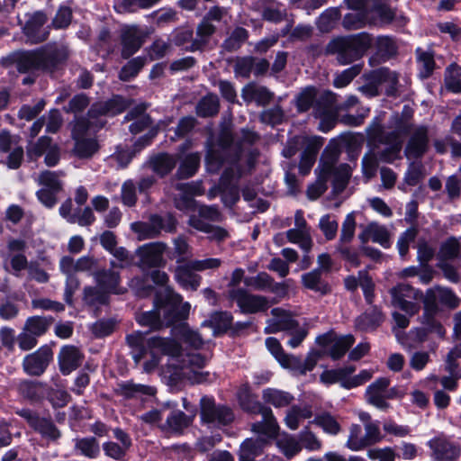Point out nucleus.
<instances>
[{
  "instance_id": "obj_19",
  "label": "nucleus",
  "mask_w": 461,
  "mask_h": 461,
  "mask_svg": "<svg viewBox=\"0 0 461 461\" xmlns=\"http://www.w3.org/2000/svg\"><path fill=\"white\" fill-rule=\"evenodd\" d=\"M432 450L433 461H454L460 455V448L445 436H438L428 442Z\"/></svg>"
},
{
  "instance_id": "obj_1",
  "label": "nucleus",
  "mask_w": 461,
  "mask_h": 461,
  "mask_svg": "<svg viewBox=\"0 0 461 461\" xmlns=\"http://www.w3.org/2000/svg\"><path fill=\"white\" fill-rule=\"evenodd\" d=\"M131 348V356L136 364L144 362L145 372H152L163 357H167V369L172 382L188 380L192 383H201L205 379V374L201 371L206 362V357L195 351L185 353L181 346L173 339L150 337L146 339L141 331H135L126 338Z\"/></svg>"
},
{
  "instance_id": "obj_5",
  "label": "nucleus",
  "mask_w": 461,
  "mask_h": 461,
  "mask_svg": "<svg viewBox=\"0 0 461 461\" xmlns=\"http://www.w3.org/2000/svg\"><path fill=\"white\" fill-rule=\"evenodd\" d=\"M371 45V36L361 32L331 41L327 46V51L331 54H337L339 63L347 65L362 57Z\"/></svg>"
},
{
  "instance_id": "obj_44",
  "label": "nucleus",
  "mask_w": 461,
  "mask_h": 461,
  "mask_svg": "<svg viewBox=\"0 0 461 461\" xmlns=\"http://www.w3.org/2000/svg\"><path fill=\"white\" fill-rule=\"evenodd\" d=\"M64 174L61 171H49L45 170L34 177V180L38 185L42 187H47L56 192H60L62 189L61 177Z\"/></svg>"
},
{
  "instance_id": "obj_62",
  "label": "nucleus",
  "mask_w": 461,
  "mask_h": 461,
  "mask_svg": "<svg viewBox=\"0 0 461 461\" xmlns=\"http://www.w3.org/2000/svg\"><path fill=\"white\" fill-rule=\"evenodd\" d=\"M244 284L254 290L268 291L272 285V277L266 272H261L255 276L246 277Z\"/></svg>"
},
{
  "instance_id": "obj_46",
  "label": "nucleus",
  "mask_w": 461,
  "mask_h": 461,
  "mask_svg": "<svg viewBox=\"0 0 461 461\" xmlns=\"http://www.w3.org/2000/svg\"><path fill=\"white\" fill-rule=\"evenodd\" d=\"M118 273L112 270H103L95 273V279L102 290L106 292L119 293L117 286L119 284Z\"/></svg>"
},
{
  "instance_id": "obj_26",
  "label": "nucleus",
  "mask_w": 461,
  "mask_h": 461,
  "mask_svg": "<svg viewBox=\"0 0 461 461\" xmlns=\"http://www.w3.org/2000/svg\"><path fill=\"white\" fill-rule=\"evenodd\" d=\"M122 55L127 59L133 55L141 46L143 32L137 26H124L122 29Z\"/></svg>"
},
{
  "instance_id": "obj_18",
  "label": "nucleus",
  "mask_w": 461,
  "mask_h": 461,
  "mask_svg": "<svg viewBox=\"0 0 461 461\" xmlns=\"http://www.w3.org/2000/svg\"><path fill=\"white\" fill-rule=\"evenodd\" d=\"M52 359V351L47 347H41L35 352L28 354L23 360V371L33 376L41 375Z\"/></svg>"
},
{
  "instance_id": "obj_55",
  "label": "nucleus",
  "mask_w": 461,
  "mask_h": 461,
  "mask_svg": "<svg viewBox=\"0 0 461 461\" xmlns=\"http://www.w3.org/2000/svg\"><path fill=\"white\" fill-rule=\"evenodd\" d=\"M446 88L453 93H461V67L451 64L446 69Z\"/></svg>"
},
{
  "instance_id": "obj_12",
  "label": "nucleus",
  "mask_w": 461,
  "mask_h": 461,
  "mask_svg": "<svg viewBox=\"0 0 461 461\" xmlns=\"http://www.w3.org/2000/svg\"><path fill=\"white\" fill-rule=\"evenodd\" d=\"M344 4L351 11H363L371 14L373 18H378L380 23H391L394 16V11L388 5L387 0H344Z\"/></svg>"
},
{
  "instance_id": "obj_45",
  "label": "nucleus",
  "mask_w": 461,
  "mask_h": 461,
  "mask_svg": "<svg viewBox=\"0 0 461 461\" xmlns=\"http://www.w3.org/2000/svg\"><path fill=\"white\" fill-rule=\"evenodd\" d=\"M52 321V317L32 316L26 320L23 328L39 338L47 332Z\"/></svg>"
},
{
  "instance_id": "obj_52",
  "label": "nucleus",
  "mask_w": 461,
  "mask_h": 461,
  "mask_svg": "<svg viewBox=\"0 0 461 461\" xmlns=\"http://www.w3.org/2000/svg\"><path fill=\"white\" fill-rule=\"evenodd\" d=\"M75 449L88 458H95L100 453L99 443L93 437L76 439Z\"/></svg>"
},
{
  "instance_id": "obj_33",
  "label": "nucleus",
  "mask_w": 461,
  "mask_h": 461,
  "mask_svg": "<svg viewBox=\"0 0 461 461\" xmlns=\"http://www.w3.org/2000/svg\"><path fill=\"white\" fill-rule=\"evenodd\" d=\"M241 96L246 103L255 102L258 105H266L272 99V94L267 87L256 84L245 86Z\"/></svg>"
},
{
  "instance_id": "obj_32",
  "label": "nucleus",
  "mask_w": 461,
  "mask_h": 461,
  "mask_svg": "<svg viewBox=\"0 0 461 461\" xmlns=\"http://www.w3.org/2000/svg\"><path fill=\"white\" fill-rule=\"evenodd\" d=\"M188 224L194 229L206 233L211 240L222 241L229 237V232L226 229L209 222H203L198 218L189 217Z\"/></svg>"
},
{
  "instance_id": "obj_29",
  "label": "nucleus",
  "mask_w": 461,
  "mask_h": 461,
  "mask_svg": "<svg viewBox=\"0 0 461 461\" xmlns=\"http://www.w3.org/2000/svg\"><path fill=\"white\" fill-rule=\"evenodd\" d=\"M359 240L363 243L369 240L380 244L382 247L387 249L390 247V238L387 229L375 222L368 224L364 230L359 234Z\"/></svg>"
},
{
  "instance_id": "obj_14",
  "label": "nucleus",
  "mask_w": 461,
  "mask_h": 461,
  "mask_svg": "<svg viewBox=\"0 0 461 461\" xmlns=\"http://www.w3.org/2000/svg\"><path fill=\"white\" fill-rule=\"evenodd\" d=\"M26 21L22 25L23 32L31 43H39L45 41L49 35V27L46 26L47 16L41 11L25 15Z\"/></svg>"
},
{
  "instance_id": "obj_49",
  "label": "nucleus",
  "mask_w": 461,
  "mask_h": 461,
  "mask_svg": "<svg viewBox=\"0 0 461 461\" xmlns=\"http://www.w3.org/2000/svg\"><path fill=\"white\" fill-rule=\"evenodd\" d=\"M302 282L303 285L312 291L326 294L329 291L327 284L321 278V272L320 269H313L302 276Z\"/></svg>"
},
{
  "instance_id": "obj_20",
  "label": "nucleus",
  "mask_w": 461,
  "mask_h": 461,
  "mask_svg": "<svg viewBox=\"0 0 461 461\" xmlns=\"http://www.w3.org/2000/svg\"><path fill=\"white\" fill-rule=\"evenodd\" d=\"M127 105L128 104L123 97L116 95L106 102L95 104L89 110L87 118L94 122L101 120L104 123V120L100 116H114L123 112Z\"/></svg>"
},
{
  "instance_id": "obj_17",
  "label": "nucleus",
  "mask_w": 461,
  "mask_h": 461,
  "mask_svg": "<svg viewBox=\"0 0 461 461\" xmlns=\"http://www.w3.org/2000/svg\"><path fill=\"white\" fill-rule=\"evenodd\" d=\"M438 304H442L450 308H456L459 304V299L449 288L435 286L427 290L424 297V306L426 312H434Z\"/></svg>"
},
{
  "instance_id": "obj_16",
  "label": "nucleus",
  "mask_w": 461,
  "mask_h": 461,
  "mask_svg": "<svg viewBox=\"0 0 461 461\" xmlns=\"http://www.w3.org/2000/svg\"><path fill=\"white\" fill-rule=\"evenodd\" d=\"M228 296L237 303L243 312L255 313L268 308V301L266 297L250 294L244 289H231L228 292Z\"/></svg>"
},
{
  "instance_id": "obj_59",
  "label": "nucleus",
  "mask_w": 461,
  "mask_h": 461,
  "mask_svg": "<svg viewBox=\"0 0 461 461\" xmlns=\"http://www.w3.org/2000/svg\"><path fill=\"white\" fill-rule=\"evenodd\" d=\"M346 446L352 451H358L367 447L365 433H363L361 426L353 424L350 427Z\"/></svg>"
},
{
  "instance_id": "obj_4",
  "label": "nucleus",
  "mask_w": 461,
  "mask_h": 461,
  "mask_svg": "<svg viewBox=\"0 0 461 461\" xmlns=\"http://www.w3.org/2000/svg\"><path fill=\"white\" fill-rule=\"evenodd\" d=\"M296 104L300 112L312 108L313 115L320 119V131L328 132L336 125V94L327 91L317 95L313 87H308L297 96Z\"/></svg>"
},
{
  "instance_id": "obj_47",
  "label": "nucleus",
  "mask_w": 461,
  "mask_h": 461,
  "mask_svg": "<svg viewBox=\"0 0 461 461\" xmlns=\"http://www.w3.org/2000/svg\"><path fill=\"white\" fill-rule=\"evenodd\" d=\"M158 4V0H118L114 9L119 14L134 13L140 9H148Z\"/></svg>"
},
{
  "instance_id": "obj_37",
  "label": "nucleus",
  "mask_w": 461,
  "mask_h": 461,
  "mask_svg": "<svg viewBox=\"0 0 461 461\" xmlns=\"http://www.w3.org/2000/svg\"><path fill=\"white\" fill-rule=\"evenodd\" d=\"M262 398L266 403L276 408L286 407L294 401V396L291 393L276 388L263 390Z\"/></svg>"
},
{
  "instance_id": "obj_23",
  "label": "nucleus",
  "mask_w": 461,
  "mask_h": 461,
  "mask_svg": "<svg viewBox=\"0 0 461 461\" xmlns=\"http://www.w3.org/2000/svg\"><path fill=\"white\" fill-rule=\"evenodd\" d=\"M389 384L390 380L386 377H380L369 384L366 390V402L381 411L386 410L389 407L386 402Z\"/></svg>"
},
{
  "instance_id": "obj_24",
  "label": "nucleus",
  "mask_w": 461,
  "mask_h": 461,
  "mask_svg": "<svg viewBox=\"0 0 461 461\" xmlns=\"http://www.w3.org/2000/svg\"><path fill=\"white\" fill-rule=\"evenodd\" d=\"M354 341L355 339L352 335L333 337L332 334H325L317 338L319 344L330 345L329 352L333 359H339L344 356Z\"/></svg>"
},
{
  "instance_id": "obj_40",
  "label": "nucleus",
  "mask_w": 461,
  "mask_h": 461,
  "mask_svg": "<svg viewBox=\"0 0 461 461\" xmlns=\"http://www.w3.org/2000/svg\"><path fill=\"white\" fill-rule=\"evenodd\" d=\"M193 417L194 415L188 416L181 411L173 410L167 417V429L171 432L181 433L191 424Z\"/></svg>"
},
{
  "instance_id": "obj_38",
  "label": "nucleus",
  "mask_w": 461,
  "mask_h": 461,
  "mask_svg": "<svg viewBox=\"0 0 461 461\" xmlns=\"http://www.w3.org/2000/svg\"><path fill=\"white\" fill-rule=\"evenodd\" d=\"M18 393L31 401L41 400L46 392L45 385L41 382L22 380L17 386Z\"/></svg>"
},
{
  "instance_id": "obj_22",
  "label": "nucleus",
  "mask_w": 461,
  "mask_h": 461,
  "mask_svg": "<svg viewBox=\"0 0 461 461\" xmlns=\"http://www.w3.org/2000/svg\"><path fill=\"white\" fill-rule=\"evenodd\" d=\"M271 314L272 318L267 321V325L265 328L266 333H276L279 331L286 333L292 329L296 328L299 324L289 312L282 308L272 309Z\"/></svg>"
},
{
  "instance_id": "obj_9",
  "label": "nucleus",
  "mask_w": 461,
  "mask_h": 461,
  "mask_svg": "<svg viewBox=\"0 0 461 461\" xmlns=\"http://www.w3.org/2000/svg\"><path fill=\"white\" fill-rule=\"evenodd\" d=\"M176 227V220L170 214H151L147 221H135L131 224V230L139 240L157 238L162 231L170 232Z\"/></svg>"
},
{
  "instance_id": "obj_13",
  "label": "nucleus",
  "mask_w": 461,
  "mask_h": 461,
  "mask_svg": "<svg viewBox=\"0 0 461 461\" xmlns=\"http://www.w3.org/2000/svg\"><path fill=\"white\" fill-rule=\"evenodd\" d=\"M146 105L140 104L131 110L125 117L126 120L134 119L130 125V131L133 134L140 133L145 129H149V133L140 137L136 142V149H140L148 145L152 138L157 134L158 130L151 127V121L149 115L145 114Z\"/></svg>"
},
{
  "instance_id": "obj_56",
  "label": "nucleus",
  "mask_w": 461,
  "mask_h": 461,
  "mask_svg": "<svg viewBox=\"0 0 461 461\" xmlns=\"http://www.w3.org/2000/svg\"><path fill=\"white\" fill-rule=\"evenodd\" d=\"M276 445L281 452L288 458L294 456L302 450L299 440L288 434H285L278 438Z\"/></svg>"
},
{
  "instance_id": "obj_41",
  "label": "nucleus",
  "mask_w": 461,
  "mask_h": 461,
  "mask_svg": "<svg viewBox=\"0 0 461 461\" xmlns=\"http://www.w3.org/2000/svg\"><path fill=\"white\" fill-rule=\"evenodd\" d=\"M176 188L183 193L181 200L176 202V207L181 210L191 208L194 203L192 195L202 194L201 185L199 184H178Z\"/></svg>"
},
{
  "instance_id": "obj_58",
  "label": "nucleus",
  "mask_w": 461,
  "mask_h": 461,
  "mask_svg": "<svg viewBox=\"0 0 461 461\" xmlns=\"http://www.w3.org/2000/svg\"><path fill=\"white\" fill-rule=\"evenodd\" d=\"M351 176V167L347 164H341L333 170V188L336 193H340L348 185Z\"/></svg>"
},
{
  "instance_id": "obj_61",
  "label": "nucleus",
  "mask_w": 461,
  "mask_h": 461,
  "mask_svg": "<svg viewBox=\"0 0 461 461\" xmlns=\"http://www.w3.org/2000/svg\"><path fill=\"white\" fill-rule=\"evenodd\" d=\"M339 18V11L337 8H330L324 11L317 21L318 28L323 32H330Z\"/></svg>"
},
{
  "instance_id": "obj_31",
  "label": "nucleus",
  "mask_w": 461,
  "mask_h": 461,
  "mask_svg": "<svg viewBox=\"0 0 461 461\" xmlns=\"http://www.w3.org/2000/svg\"><path fill=\"white\" fill-rule=\"evenodd\" d=\"M266 347L282 366L285 368H295L300 366V359L285 354L280 342L276 339L272 337L267 338L266 339Z\"/></svg>"
},
{
  "instance_id": "obj_63",
  "label": "nucleus",
  "mask_w": 461,
  "mask_h": 461,
  "mask_svg": "<svg viewBox=\"0 0 461 461\" xmlns=\"http://www.w3.org/2000/svg\"><path fill=\"white\" fill-rule=\"evenodd\" d=\"M122 392L126 397L153 396L156 389L140 384L127 383L122 386Z\"/></svg>"
},
{
  "instance_id": "obj_39",
  "label": "nucleus",
  "mask_w": 461,
  "mask_h": 461,
  "mask_svg": "<svg viewBox=\"0 0 461 461\" xmlns=\"http://www.w3.org/2000/svg\"><path fill=\"white\" fill-rule=\"evenodd\" d=\"M378 18H373L371 14L355 10L347 14L343 18V26L348 30H357L363 27L366 23H375Z\"/></svg>"
},
{
  "instance_id": "obj_2",
  "label": "nucleus",
  "mask_w": 461,
  "mask_h": 461,
  "mask_svg": "<svg viewBox=\"0 0 461 461\" xmlns=\"http://www.w3.org/2000/svg\"><path fill=\"white\" fill-rule=\"evenodd\" d=\"M258 135L249 130L242 129L233 137L223 131L220 137V151L209 147L206 153V166L210 172H217L225 163L220 182L221 201L225 206L231 207L240 200L239 179L244 167L251 168L258 156L253 147Z\"/></svg>"
},
{
  "instance_id": "obj_43",
  "label": "nucleus",
  "mask_w": 461,
  "mask_h": 461,
  "mask_svg": "<svg viewBox=\"0 0 461 461\" xmlns=\"http://www.w3.org/2000/svg\"><path fill=\"white\" fill-rule=\"evenodd\" d=\"M31 427L49 440H56L60 437V432L50 419L38 416L32 420Z\"/></svg>"
},
{
  "instance_id": "obj_54",
  "label": "nucleus",
  "mask_w": 461,
  "mask_h": 461,
  "mask_svg": "<svg viewBox=\"0 0 461 461\" xmlns=\"http://www.w3.org/2000/svg\"><path fill=\"white\" fill-rule=\"evenodd\" d=\"M200 156L198 153L188 154L183 161L177 170V176L179 178H189L193 176L199 167Z\"/></svg>"
},
{
  "instance_id": "obj_21",
  "label": "nucleus",
  "mask_w": 461,
  "mask_h": 461,
  "mask_svg": "<svg viewBox=\"0 0 461 461\" xmlns=\"http://www.w3.org/2000/svg\"><path fill=\"white\" fill-rule=\"evenodd\" d=\"M429 148V131L425 126H418L411 133L405 148L407 158H420Z\"/></svg>"
},
{
  "instance_id": "obj_57",
  "label": "nucleus",
  "mask_w": 461,
  "mask_h": 461,
  "mask_svg": "<svg viewBox=\"0 0 461 461\" xmlns=\"http://www.w3.org/2000/svg\"><path fill=\"white\" fill-rule=\"evenodd\" d=\"M219 110V100L216 95H206L200 100L196 106L199 116L209 117L216 114Z\"/></svg>"
},
{
  "instance_id": "obj_27",
  "label": "nucleus",
  "mask_w": 461,
  "mask_h": 461,
  "mask_svg": "<svg viewBox=\"0 0 461 461\" xmlns=\"http://www.w3.org/2000/svg\"><path fill=\"white\" fill-rule=\"evenodd\" d=\"M304 141L306 142V147L301 156L299 169L303 175H307L316 160L319 149L323 145V138L311 136L310 139H305Z\"/></svg>"
},
{
  "instance_id": "obj_51",
  "label": "nucleus",
  "mask_w": 461,
  "mask_h": 461,
  "mask_svg": "<svg viewBox=\"0 0 461 461\" xmlns=\"http://www.w3.org/2000/svg\"><path fill=\"white\" fill-rule=\"evenodd\" d=\"M311 422L316 424L330 435H337L340 431V425L337 419L327 411L316 415Z\"/></svg>"
},
{
  "instance_id": "obj_3",
  "label": "nucleus",
  "mask_w": 461,
  "mask_h": 461,
  "mask_svg": "<svg viewBox=\"0 0 461 461\" xmlns=\"http://www.w3.org/2000/svg\"><path fill=\"white\" fill-rule=\"evenodd\" d=\"M238 398L244 410L262 415L261 421L252 424V431L258 434V438H247L240 449V461H255V458L262 454L267 442L277 436L279 426L272 410L257 402L248 385L240 389Z\"/></svg>"
},
{
  "instance_id": "obj_8",
  "label": "nucleus",
  "mask_w": 461,
  "mask_h": 461,
  "mask_svg": "<svg viewBox=\"0 0 461 461\" xmlns=\"http://www.w3.org/2000/svg\"><path fill=\"white\" fill-rule=\"evenodd\" d=\"M66 57L65 50L57 47H45L33 51L23 52L17 59L20 72L32 69H50Z\"/></svg>"
},
{
  "instance_id": "obj_25",
  "label": "nucleus",
  "mask_w": 461,
  "mask_h": 461,
  "mask_svg": "<svg viewBox=\"0 0 461 461\" xmlns=\"http://www.w3.org/2000/svg\"><path fill=\"white\" fill-rule=\"evenodd\" d=\"M58 359L61 373L67 375L80 366L83 354L77 347L67 345L61 348Z\"/></svg>"
},
{
  "instance_id": "obj_50",
  "label": "nucleus",
  "mask_w": 461,
  "mask_h": 461,
  "mask_svg": "<svg viewBox=\"0 0 461 461\" xmlns=\"http://www.w3.org/2000/svg\"><path fill=\"white\" fill-rule=\"evenodd\" d=\"M355 370L356 367L353 366L326 370L321 375V380L326 384L339 383L340 386L343 387L346 376L352 375Z\"/></svg>"
},
{
  "instance_id": "obj_53",
  "label": "nucleus",
  "mask_w": 461,
  "mask_h": 461,
  "mask_svg": "<svg viewBox=\"0 0 461 461\" xmlns=\"http://www.w3.org/2000/svg\"><path fill=\"white\" fill-rule=\"evenodd\" d=\"M459 255L461 256V245L459 240L455 237H451L441 244L438 256L439 261H447L448 259H454Z\"/></svg>"
},
{
  "instance_id": "obj_42",
  "label": "nucleus",
  "mask_w": 461,
  "mask_h": 461,
  "mask_svg": "<svg viewBox=\"0 0 461 461\" xmlns=\"http://www.w3.org/2000/svg\"><path fill=\"white\" fill-rule=\"evenodd\" d=\"M286 238L289 242L298 245L305 253H310L312 249L313 241L311 230L290 229L286 231Z\"/></svg>"
},
{
  "instance_id": "obj_60",
  "label": "nucleus",
  "mask_w": 461,
  "mask_h": 461,
  "mask_svg": "<svg viewBox=\"0 0 461 461\" xmlns=\"http://www.w3.org/2000/svg\"><path fill=\"white\" fill-rule=\"evenodd\" d=\"M190 217L201 219L203 222H220L222 221V214L215 205H201L198 213Z\"/></svg>"
},
{
  "instance_id": "obj_6",
  "label": "nucleus",
  "mask_w": 461,
  "mask_h": 461,
  "mask_svg": "<svg viewBox=\"0 0 461 461\" xmlns=\"http://www.w3.org/2000/svg\"><path fill=\"white\" fill-rule=\"evenodd\" d=\"M104 126L101 120L94 122L89 118L76 120L72 137L75 141L74 154L80 158H89L99 149V144L92 135Z\"/></svg>"
},
{
  "instance_id": "obj_15",
  "label": "nucleus",
  "mask_w": 461,
  "mask_h": 461,
  "mask_svg": "<svg viewBox=\"0 0 461 461\" xmlns=\"http://www.w3.org/2000/svg\"><path fill=\"white\" fill-rule=\"evenodd\" d=\"M167 246L163 242H150L140 246L136 254L140 260L138 266L143 269L158 267L164 264L163 254Z\"/></svg>"
},
{
  "instance_id": "obj_48",
  "label": "nucleus",
  "mask_w": 461,
  "mask_h": 461,
  "mask_svg": "<svg viewBox=\"0 0 461 461\" xmlns=\"http://www.w3.org/2000/svg\"><path fill=\"white\" fill-rule=\"evenodd\" d=\"M176 164V158L173 155L161 153L150 160V165L154 172L163 176L168 174Z\"/></svg>"
},
{
  "instance_id": "obj_30",
  "label": "nucleus",
  "mask_w": 461,
  "mask_h": 461,
  "mask_svg": "<svg viewBox=\"0 0 461 461\" xmlns=\"http://www.w3.org/2000/svg\"><path fill=\"white\" fill-rule=\"evenodd\" d=\"M375 77L379 83L385 85V94L388 96H396L402 94V86L400 83L399 75L395 71L382 68L375 71Z\"/></svg>"
},
{
  "instance_id": "obj_36",
  "label": "nucleus",
  "mask_w": 461,
  "mask_h": 461,
  "mask_svg": "<svg viewBox=\"0 0 461 461\" xmlns=\"http://www.w3.org/2000/svg\"><path fill=\"white\" fill-rule=\"evenodd\" d=\"M215 27L207 20L203 19L196 29V37L191 45L185 46V49L191 51L203 49L209 41L210 37L214 33Z\"/></svg>"
},
{
  "instance_id": "obj_11",
  "label": "nucleus",
  "mask_w": 461,
  "mask_h": 461,
  "mask_svg": "<svg viewBox=\"0 0 461 461\" xmlns=\"http://www.w3.org/2000/svg\"><path fill=\"white\" fill-rule=\"evenodd\" d=\"M201 420L209 427H220L230 423L234 414L229 407L216 406L212 398L203 396L200 400Z\"/></svg>"
},
{
  "instance_id": "obj_28",
  "label": "nucleus",
  "mask_w": 461,
  "mask_h": 461,
  "mask_svg": "<svg viewBox=\"0 0 461 461\" xmlns=\"http://www.w3.org/2000/svg\"><path fill=\"white\" fill-rule=\"evenodd\" d=\"M194 272L196 271L190 267V261H188L176 267L175 279L184 289L195 291L200 285L202 277Z\"/></svg>"
},
{
  "instance_id": "obj_7",
  "label": "nucleus",
  "mask_w": 461,
  "mask_h": 461,
  "mask_svg": "<svg viewBox=\"0 0 461 461\" xmlns=\"http://www.w3.org/2000/svg\"><path fill=\"white\" fill-rule=\"evenodd\" d=\"M182 300L183 298L180 294L175 293L169 287H165L164 294L159 293L155 301L157 309L140 313L137 316V321L141 326L159 329L163 324L161 314L163 313L167 322H170L172 319L167 316V312L175 310L182 303Z\"/></svg>"
},
{
  "instance_id": "obj_10",
  "label": "nucleus",
  "mask_w": 461,
  "mask_h": 461,
  "mask_svg": "<svg viewBox=\"0 0 461 461\" xmlns=\"http://www.w3.org/2000/svg\"><path fill=\"white\" fill-rule=\"evenodd\" d=\"M393 304L409 316H412L420 310L419 302L424 303L425 295L420 290L414 289L407 284H399L391 290Z\"/></svg>"
},
{
  "instance_id": "obj_34",
  "label": "nucleus",
  "mask_w": 461,
  "mask_h": 461,
  "mask_svg": "<svg viewBox=\"0 0 461 461\" xmlns=\"http://www.w3.org/2000/svg\"><path fill=\"white\" fill-rule=\"evenodd\" d=\"M232 322V316L227 312H215L208 320L202 322L203 327H209L212 330L214 336L226 331Z\"/></svg>"
},
{
  "instance_id": "obj_35",
  "label": "nucleus",
  "mask_w": 461,
  "mask_h": 461,
  "mask_svg": "<svg viewBox=\"0 0 461 461\" xmlns=\"http://www.w3.org/2000/svg\"><path fill=\"white\" fill-rule=\"evenodd\" d=\"M312 416V411L309 405H294L288 411L285 418V425L290 429H298L300 423L310 419Z\"/></svg>"
},
{
  "instance_id": "obj_64",
  "label": "nucleus",
  "mask_w": 461,
  "mask_h": 461,
  "mask_svg": "<svg viewBox=\"0 0 461 461\" xmlns=\"http://www.w3.org/2000/svg\"><path fill=\"white\" fill-rule=\"evenodd\" d=\"M319 228L322 231L326 240H333L338 232L339 223L334 216L330 214H325L321 217L319 221Z\"/></svg>"
}]
</instances>
